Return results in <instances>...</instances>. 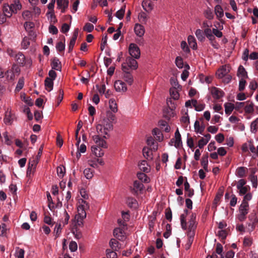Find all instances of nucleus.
<instances>
[{
    "label": "nucleus",
    "mask_w": 258,
    "mask_h": 258,
    "mask_svg": "<svg viewBox=\"0 0 258 258\" xmlns=\"http://www.w3.org/2000/svg\"><path fill=\"white\" fill-rule=\"evenodd\" d=\"M115 119V116L111 112H107L106 114L101 116L98 123L96 125L97 135L92 137L95 145L102 148H107L106 141L102 138H106L109 132L113 128V122Z\"/></svg>",
    "instance_id": "obj_1"
},
{
    "label": "nucleus",
    "mask_w": 258,
    "mask_h": 258,
    "mask_svg": "<svg viewBox=\"0 0 258 258\" xmlns=\"http://www.w3.org/2000/svg\"><path fill=\"white\" fill-rule=\"evenodd\" d=\"M138 66H122V78L128 85H132L134 82L132 75L133 70H136Z\"/></svg>",
    "instance_id": "obj_2"
},
{
    "label": "nucleus",
    "mask_w": 258,
    "mask_h": 258,
    "mask_svg": "<svg viewBox=\"0 0 258 258\" xmlns=\"http://www.w3.org/2000/svg\"><path fill=\"white\" fill-rule=\"evenodd\" d=\"M69 219L70 216L64 210L63 216L57 221L54 228L53 232L56 238L60 235L62 227L68 224Z\"/></svg>",
    "instance_id": "obj_3"
},
{
    "label": "nucleus",
    "mask_w": 258,
    "mask_h": 258,
    "mask_svg": "<svg viewBox=\"0 0 258 258\" xmlns=\"http://www.w3.org/2000/svg\"><path fill=\"white\" fill-rule=\"evenodd\" d=\"M128 51L131 56L134 58L128 57L126 59L127 64H137V62L135 59L140 56V50L139 47L135 43H131L129 46Z\"/></svg>",
    "instance_id": "obj_4"
},
{
    "label": "nucleus",
    "mask_w": 258,
    "mask_h": 258,
    "mask_svg": "<svg viewBox=\"0 0 258 258\" xmlns=\"http://www.w3.org/2000/svg\"><path fill=\"white\" fill-rule=\"evenodd\" d=\"M89 206L88 203L84 200H82L80 203V205L78 207V220H79V219H80L81 220H83L86 217V211L89 209Z\"/></svg>",
    "instance_id": "obj_5"
},
{
    "label": "nucleus",
    "mask_w": 258,
    "mask_h": 258,
    "mask_svg": "<svg viewBox=\"0 0 258 258\" xmlns=\"http://www.w3.org/2000/svg\"><path fill=\"white\" fill-rule=\"evenodd\" d=\"M20 71V68L18 66H13L11 69L8 70L5 73V75L7 80L10 81L14 80L15 76H18Z\"/></svg>",
    "instance_id": "obj_6"
},
{
    "label": "nucleus",
    "mask_w": 258,
    "mask_h": 258,
    "mask_svg": "<svg viewBox=\"0 0 258 258\" xmlns=\"http://www.w3.org/2000/svg\"><path fill=\"white\" fill-rule=\"evenodd\" d=\"M188 232H193L195 234V230L197 226V222L196 221V215L195 213H191L189 216L188 221Z\"/></svg>",
    "instance_id": "obj_7"
},
{
    "label": "nucleus",
    "mask_w": 258,
    "mask_h": 258,
    "mask_svg": "<svg viewBox=\"0 0 258 258\" xmlns=\"http://www.w3.org/2000/svg\"><path fill=\"white\" fill-rule=\"evenodd\" d=\"M212 97L215 99H219L224 95V92L222 89L216 87H211L209 88Z\"/></svg>",
    "instance_id": "obj_8"
},
{
    "label": "nucleus",
    "mask_w": 258,
    "mask_h": 258,
    "mask_svg": "<svg viewBox=\"0 0 258 258\" xmlns=\"http://www.w3.org/2000/svg\"><path fill=\"white\" fill-rule=\"evenodd\" d=\"M230 70V68L229 66H222L216 72V76L219 79H222L227 75L229 74Z\"/></svg>",
    "instance_id": "obj_9"
},
{
    "label": "nucleus",
    "mask_w": 258,
    "mask_h": 258,
    "mask_svg": "<svg viewBox=\"0 0 258 258\" xmlns=\"http://www.w3.org/2000/svg\"><path fill=\"white\" fill-rule=\"evenodd\" d=\"M124 228L117 227L114 229L113 235L117 239L120 241H124L126 238V235L124 231Z\"/></svg>",
    "instance_id": "obj_10"
},
{
    "label": "nucleus",
    "mask_w": 258,
    "mask_h": 258,
    "mask_svg": "<svg viewBox=\"0 0 258 258\" xmlns=\"http://www.w3.org/2000/svg\"><path fill=\"white\" fill-rule=\"evenodd\" d=\"M114 86L116 91L118 92H125L127 90L125 83L121 80L116 81Z\"/></svg>",
    "instance_id": "obj_11"
},
{
    "label": "nucleus",
    "mask_w": 258,
    "mask_h": 258,
    "mask_svg": "<svg viewBox=\"0 0 258 258\" xmlns=\"http://www.w3.org/2000/svg\"><path fill=\"white\" fill-rule=\"evenodd\" d=\"M14 119V114L12 112L11 109H8L6 111L4 121L7 125H11Z\"/></svg>",
    "instance_id": "obj_12"
},
{
    "label": "nucleus",
    "mask_w": 258,
    "mask_h": 258,
    "mask_svg": "<svg viewBox=\"0 0 258 258\" xmlns=\"http://www.w3.org/2000/svg\"><path fill=\"white\" fill-rule=\"evenodd\" d=\"M15 59L17 61V64H24L27 63L28 64L32 63L31 60H26L25 56L21 52H19L15 55Z\"/></svg>",
    "instance_id": "obj_13"
},
{
    "label": "nucleus",
    "mask_w": 258,
    "mask_h": 258,
    "mask_svg": "<svg viewBox=\"0 0 258 258\" xmlns=\"http://www.w3.org/2000/svg\"><path fill=\"white\" fill-rule=\"evenodd\" d=\"M134 32L136 35L139 37H142L145 32L144 27L139 23H136L134 26Z\"/></svg>",
    "instance_id": "obj_14"
},
{
    "label": "nucleus",
    "mask_w": 258,
    "mask_h": 258,
    "mask_svg": "<svg viewBox=\"0 0 258 258\" xmlns=\"http://www.w3.org/2000/svg\"><path fill=\"white\" fill-rule=\"evenodd\" d=\"M176 107L174 105L170 106V108L168 107L165 109L163 111V116L165 118L167 119H169L171 117H173L175 115L174 109Z\"/></svg>",
    "instance_id": "obj_15"
},
{
    "label": "nucleus",
    "mask_w": 258,
    "mask_h": 258,
    "mask_svg": "<svg viewBox=\"0 0 258 258\" xmlns=\"http://www.w3.org/2000/svg\"><path fill=\"white\" fill-rule=\"evenodd\" d=\"M174 87L171 88L169 90L170 95L174 100H177L179 97L178 88L179 86L178 83L174 82Z\"/></svg>",
    "instance_id": "obj_16"
},
{
    "label": "nucleus",
    "mask_w": 258,
    "mask_h": 258,
    "mask_svg": "<svg viewBox=\"0 0 258 258\" xmlns=\"http://www.w3.org/2000/svg\"><path fill=\"white\" fill-rule=\"evenodd\" d=\"M214 13L216 18L219 20H220L224 16V10L220 5H217L214 7Z\"/></svg>",
    "instance_id": "obj_17"
},
{
    "label": "nucleus",
    "mask_w": 258,
    "mask_h": 258,
    "mask_svg": "<svg viewBox=\"0 0 258 258\" xmlns=\"http://www.w3.org/2000/svg\"><path fill=\"white\" fill-rule=\"evenodd\" d=\"M142 6L143 9L147 12L152 11L154 8V5L151 0H144Z\"/></svg>",
    "instance_id": "obj_18"
},
{
    "label": "nucleus",
    "mask_w": 258,
    "mask_h": 258,
    "mask_svg": "<svg viewBox=\"0 0 258 258\" xmlns=\"http://www.w3.org/2000/svg\"><path fill=\"white\" fill-rule=\"evenodd\" d=\"M68 0H57V8L61 10V13H64L66 9L68 7Z\"/></svg>",
    "instance_id": "obj_19"
},
{
    "label": "nucleus",
    "mask_w": 258,
    "mask_h": 258,
    "mask_svg": "<svg viewBox=\"0 0 258 258\" xmlns=\"http://www.w3.org/2000/svg\"><path fill=\"white\" fill-rule=\"evenodd\" d=\"M91 151L96 157H100L103 156L104 154V152L102 149V148H100L97 146H92L91 147Z\"/></svg>",
    "instance_id": "obj_20"
},
{
    "label": "nucleus",
    "mask_w": 258,
    "mask_h": 258,
    "mask_svg": "<svg viewBox=\"0 0 258 258\" xmlns=\"http://www.w3.org/2000/svg\"><path fill=\"white\" fill-rule=\"evenodd\" d=\"M205 138H202L198 142V147L199 148H203L210 141L211 136L209 134H207L204 136Z\"/></svg>",
    "instance_id": "obj_21"
},
{
    "label": "nucleus",
    "mask_w": 258,
    "mask_h": 258,
    "mask_svg": "<svg viewBox=\"0 0 258 258\" xmlns=\"http://www.w3.org/2000/svg\"><path fill=\"white\" fill-rule=\"evenodd\" d=\"M188 214V210L185 209L184 213L180 215V220L181 226L183 230L187 229V222L186 221V217Z\"/></svg>",
    "instance_id": "obj_22"
},
{
    "label": "nucleus",
    "mask_w": 258,
    "mask_h": 258,
    "mask_svg": "<svg viewBox=\"0 0 258 258\" xmlns=\"http://www.w3.org/2000/svg\"><path fill=\"white\" fill-rule=\"evenodd\" d=\"M203 14L204 17L209 20H212L214 18V14L212 9L210 7H207L204 11Z\"/></svg>",
    "instance_id": "obj_23"
},
{
    "label": "nucleus",
    "mask_w": 258,
    "mask_h": 258,
    "mask_svg": "<svg viewBox=\"0 0 258 258\" xmlns=\"http://www.w3.org/2000/svg\"><path fill=\"white\" fill-rule=\"evenodd\" d=\"M175 142H174V146L176 148H179L182 144L181 135L179 133L178 129L177 128L175 131Z\"/></svg>",
    "instance_id": "obj_24"
},
{
    "label": "nucleus",
    "mask_w": 258,
    "mask_h": 258,
    "mask_svg": "<svg viewBox=\"0 0 258 258\" xmlns=\"http://www.w3.org/2000/svg\"><path fill=\"white\" fill-rule=\"evenodd\" d=\"M237 75L239 79H246L248 78L247 72L242 66H239L237 71Z\"/></svg>",
    "instance_id": "obj_25"
},
{
    "label": "nucleus",
    "mask_w": 258,
    "mask_h": 258,
    "mask_svg": "<svg viewBox=\"0 0 258 258\" xmlns=\"http://www.w3.org/2000/svg\"><path fill=\"white\" fill-rule=\"evenodd\" d=\"M187 41L189 46L194 50L197 49V43L195 37L192 35H189L187 37Z\"/></svg>",
    "instance_id": "obj_26"
},
{
    "label": "nucleus",
    "mask_w": 258,
    "mask_h": 258,
    "mask_svg": "<svg viewBox=\"0 0 258 258\" xmlns=\"http://www.w3.org/2000/svg\"><path fill=\"white\" fill-rule=\"evenodd\" d=\"M249 205L247 202L242 201L239 207V213L247 215L248 212Z\"/></svg>",
    "instance_id": "obj_27"
},
{
    "label": "nucleus",
    "mask_w": 258,
    "mask_h": 258,
    "mask_svg": "<svg viewBox=\"0 0 258 258\" xmlns=\"http://www.w3.org/2000/svg\"><path fill=\"white\" fill-rule=\"evenodd\" d=\"M195 235L193 232H187L188 240L187 243L185 244V249L188 250L194 241Z\"/></svg>",
    "instance_id": "obj_28"
},
{
    "label": "nucleus",
    "mask_w": 258,
    "mask_h": 258,
    "mask_svg": "<svg viewBox=\"0 0 258 258\" xmlns=\"http://www.w3.org/2000/svg\"><path fill=\"white\" fill-rule=\"evenodd\" d=\"M224 106L225 113L228 115H230L235 109V105L232 103L226 102L224 104Z\"/></svg>",
    "instance_id": "obj_29"
},
{
    "label": "nucleus",
    "mask_w": 258,
    "mask_h": 258,
    "mask_svg": "<svg viewBox=\"0 0 258 258\" xmlns=\"http://www.w3.org/2000/svg\"><path fill=\"white\" fill-rule=\"evenodd\" d=\"M12 10H13V13H16L18 10L21 9L22 6L19 0H14L13 4L10 6Z\"/></svg>",
    "instance_id": "obj_30"
},
{
    "label": "nucleus",
    "mask_w": 258,
    "mask_h": 258,
    "mask_svg": "<svg viewBox=\"0 0 258 258\" xmlns=\"http://www.w3.org/2000/svg\"><path fill=\"white\" fill-rule=\"evenodd\" d=\"M37 161L34 159H31L28 163V166L27 170V174L30 173L33 169H34L37 164Z\"/></svg>",
    "instance_id": "obj_31"
},
{
    "label": "nucleus",
    "mask_w": 258,
    "mask_h": 258,
    "mask_svg": "<svg viewBox=\"0 0 258 258\" xmlns=\"http://www.w3.org/2000/svg\"><path fill=\"white\" fill-rule=\"evenodd\" d=\"M44 84L46 89L50 92L53 89V80L50 78L47 77L44 81Z\"/></svg>",
    "instance_id": "obj_32"
},
{
    "label": "nucleus",
    "mask_w": 258,
    "mask_h": 258,
    "mask_svg": "<svg viewBox=\"0 0 258 258\" xmlns=\"http://www.w3.org/2000/svg\"><path fill=\"white\" fill-rule=\"evenodd\" d=\"M184 186L185 195L188 197H191L194 195V191L192 189L190 188L189 184L187 181L184 182Z\"/></svg>",
    "instance_id": "obj_33"
},
{
    "label": "nucleus",
    "mask_w": 258,
    "mask_h": 258,
    "mask_svg": "<svg viewBox=\"0 0 258 258\" xmlns=\"http://www.w3.org/2000/svg\"><path fill=\"white\" fill-rule=\"evenodd\" d=\"M194 128H195V131L197 133H199L201 135L203 134V132L205 130V126L204 125H200V122L198 120H196L194 124Z\"/></svg>",
    "instance_id": "obj_34"
},
{
    "label": "nucleus",
    "mask_w": 258,
    "mask_h": 258,
    "mask_svg": "<svg viewBox=\"0 0 258 258\" xmlns=\"http://www.w3.org/2000/svg\"><path fill=\"white\" fill-rule=\"evenodd\" d=\"M182 113L183 115L181 117L180 121L185 124H188L189 122V117L188 115V110L187 109H182Z\"/></svg>",
    "instance_id": "obj_35"
},
{
    "label": "nucleus",
    "mask_w": 258,
    "mask_h": 258,
    "mask_svg": "<svg viewBox=\"0 0 258 258\" xmlns=\"http://www.w3.org/2000/svg\"><path fill=\"white\" fill-rule=\"evenodd\" d=\"M139 166L140 170L145 172H149L150 170V167L145 160L142 161L139 164Z\"/></svg>",
    "instance_id": "obj_36"
},
{
    "label": "nucleus",
    "mask_w": 258,
    "mask_h": 258,
    "mask_svg": "<svg viewBox=\"0 0 258 258\" xmlns=\"http://www.w3.org/2000/svg\"><path fill=\"white\" fill-rule=\"evenodd\" d=\"M153 135L154 136L155 139L159 142H161L163 139V136L160 130L158 128H154L153 130Z\"/></svg>",
    "instance_id": "obj_37"
},
{
    "label": "nucleus",
    "mask_w": 258,
    "mask_h": 258,
    "mask_svg": "<svg viewBox=\"0 0 258 258\" xmlns=\"http://www.w3.org/2000/svg\"><path fill=\"white\" fill-rule=\"evenodd\" d=\"M109 106L113 112L115 113L117 111V105L114 99L111 98L109 100Z\"/></svg>",
    "instance_id": "obj_38"
},
{
    "label": "nucleus",
    "mask_w": 258,
    "mask_h": 258,
    "mask_svg": "<svg viewBox=\"0 0 258 258\" xmlns=\"http://www.w3.org/2000/svg\"><path fill=\"white\" fill-rule=\"evenodd\" d=\"M144 187V185L140 181L136 180L134 182V190L136 192L141 191Z\"/></svg>",
    "instance_id": "obj_39"
},
{
    "label": "nucleus",
    "mask_w": 258,
    "mask_h": 258,
    "mask_svg": "<svg viewBox=\"0 0 258 258\" xmlns=\"http://www.w3.org/2000/svg\"><path fill=\"white\" fill-rule=\"evenodd\" d=\"M109 245L111 248L114 251H117L120 248L119 242L115 239H111L110 240Z\"/></svg>",
    "instance_id": "obj_40"
},
{
    "label": "nucleus",
    "mask_w": 258,
    "mask_h": 258,
    "mask_svg": "<svg viewBox=\"0 0 258 258\" xmlns=\"http://www.w3.org/2000/svg\"><path fill=\"white\" fill-rule=\"evenodd\" d=\"M3 13L8 18H10L12 15L13 10L9 5H5L3 7Z\"/></svg>",
    "instance_id": "obj_41"
},
{
    "label": "nucleus",
    "mask_w": 258,
    "mask_h": 258,
    "mask_svg": "<svg viewBox=\"0 0 258 258\" xmlns=\"http://www.w3.org/2000/svg\"><path fill=\"white\" fill-rule=\"evenodd\" d=\"M20 98L22 101L25 102L29 106H32L33 104L32 99L30 97H27L25 93H22L20 95Z\"/></svg>",
    "instance_id": "obj_42"
},
{
    "label": "nucleus",
    "mask_w": 258,
    "mask_h": 258,
    "mask_svg": "<svg viewBox=\"0 0 258 258\" xmlns=\"http://www.w3.org/2000/svg\"><path fill=\"white\" fill-rule=\"evenodd\" d=\"M195 35L199 41L203 42L205 39L204 32L201 29H198L195 32Z\"/></svg>",
    "instance_id": "obj_43"
},
{
    "label": "nucleus",
    "mask_w": 258,
    "mask_h": 258,
    "mask_svg": "<svg viewBox=\"0 0 258 258\" xmlns=\"http://www.w3.org/2000/svg\"><path fill=\"white\" fill-rule=\"evenodd\" d=\"M143 154L144 156L147 159H152V153L148 148H144L143 149Z\"/></svg>",
    "instance_id": "obj_44"
},
{
    "label": "nucleus",
    "mask_w": 258,
    "mask_h": 258,
    "mask_svg": "<svg viewBox=\"0 0 258 258\" xmlns=\"http://www.w3.org/2000/svg\"><path fill=\"white\" fill-rule=\"evenodd\" d=\"M147 143L149 146L152 147L154 150H157L158 149L157 144L155 142L152 137H150L147 139Z\"/></svg>",
    "instance_id": "obj_45"
},
{
    "label": "nucleus",
    "mask_w": 258,
    "mask_h": 258,
    "mask_svg": "<svg viewBox=\"0 0 258 258\" xmlns=\"http://www.w3.org/2000/svg\"><path fill=\"white\" fill-rule=\"evenodd\" d=\"M159 125L161 129L164 130L165 132L168 133L170 130V126L167 124V122L164 120H160L159 122Z\"/></svg>",
    "instance_id": "obj_46"
},
{
    "label": "nucleus",
    "mask_w": 258,
    "mask_h": 258,
    "mask_svg": "<svg viewBox=\"0 0 258 258\" xmlns=\"http://www.w3.org/2000/svg\"><path fill=\"white\" fill-rule=\"evenodd\" d=\"M201 165L203 167L204 170L208 172V156L206 155L202 157L201 160Z\"/></svg>",
    "instance_id": "obj_47"
},
{
    "label": "nucleus",
    "mask_w": 258,
    "mask_h": 258,
    "mask_svg": "<svg viewBox=\"0 0 258 258\" xmlns=\"http://www.w3.org/2000/svg\"><path fill=\"white\" fill-rule=\"evenodd\" d=\"M125 6H123L121 8L118 10L115 14V16L119 20L123 19L125 13Z\"/></svg>",
    "instance_id": "obj_48"
},
{
    "label": "nucleus",
    "mask_w": 258,
    "mask_h": 258,
    "mask_svg": "<svg viewBox=\"0 0 258 258\" xmlns=\"http://www.w3.org/2000/svg\"><path fill=\"white\" fill-rule=\"evenodd\" d=\"M24 79L22 77L20 78L18 82L16 87L15 88V92H19L24 87Z\"/></svg>",
    "instance_id": "obj_49"
},
{
    "label": "nucleus",
    "mask_w": 258,
    "mask_h": 258,
    "mask_svg": "<svg viewBox=\"0 0 258 258\" xmlns=\"http://www.w3.org/2000/svg\"><path fill=\"white\" fill-rule=\"evenodd\" d=\"M78 35V29H75V30L74 31L73 36L72 38V39H71L70 42L69 44V46H71V47H74V46L75 44V43H76V41Z\"/></svg>",
    "instance_id": "obj_50"
},
{
    "label": "nucleus",
    "mask_w": 258,
    "mask_h": 258,
    "mask_svg": "<svg viewBox=\"0 0 258 258\" xmlns=\"http://www.w3.org/2000/svg\"><path fill=\"white\" fill-rule=\"evenodd\" d=\"M258 128V118L253 120L250 125V131L253 133H256Z\"/></svg>",
    "instance_id": "obj_51"
},
{
    "label": "nucleus",
    "mask_w": 258,
    "mask_h": 258,
    "mask_svg": "<svg viewBox=\"0 0 258 258\" xmlns=\"http://www.w3.org/2000/svg\"><path fill=\"white\" fill-rule=\"evenodd\" d=\"M245 168L244 167H238L236 171V175L239 177H243L245 175Z\"/></svg>",
    "instance_id": "obj_52"
},
{
    "label": "nucleus",
    "mask_w": 258,
    "mask_h": 258,
    "mask_svg": "<svg viewBox=\"0 0 258 258\" xmlns=\"http://www.w3.org/2000/svg\"><path fill=\"white\" fill-rule=\"evenodd\" d=\"M189 69V66H185V68L184 70L183 71L181 75V78L182 80L185 81L188 77L189 72L188 70Z\"/></svg>",
    "instance_id": "obj_53"
},
{
    "label": "nucleus",
    "mask_w": 258,
    "mask_h": 258,
    "mask_svg": "<svg viewBox=\"0 0 258 258\" xmlns=\"http://www.w3.org/2000/svg\"><path fill=\"white\" fill-rule=\"evenodd\" d=\"M137 177L139 180H141L146 183L149 182V178L148 177L147 175L144 173H138L137 174Z\"/></svg>",
    "instance_id": "obj_54"
},
{
    "label": "nucleus",
    "mask_w": 258,
    "mask_h": 258,
    "mask_svg": "<svg viewBox=\"0 0 258 258\" xmlns=\"http://www.w3.org/2000/svg\"><path fill=\"white\" fill-rule=\"evenodd\" d=\"M84 174L87 179H91L93 176V171L90 168H86L84 170Z\"/></svg>",
    "instance_id": "obj_55"
},
{
    "label": "nucleus",
    "mask_w": 258,
    "mask_h": 258,
    "mask_svg": "<svg viewBox=\"0 0 258 258\" xmlns=\"http://www.w3.org/2000/svg\"><path fill=\"white\" fill-rule=\"evenodd\" d=\"M253 104L251 102L250 103L244 106V111L246 113H252L254 111Z\"/></svg>",
    "instance_id": "obj_56"
},
{
    "label": "nucleus",
    "mask_w": 258,
    "mask_h": 258,
    "mask_svg": "<svg viewBox=\"0 0 258 258\" xmlns=\"http://www.w3.org/2000/svg\"><path fill=\"white\" fill-rule=\"evenodd\" d=\"M139 21L142 23H146L147 20V16L144 12H141L138 15Z\"/></svg>",
    "instance_id": "obj_57"
},
{
    "label": "nucleus",
    "mask_w": 258,
    "mask_h": 258,
    "mask_svg": "<svg viewBox=\"0 0 258 258\" xmlns=\"http://www.w3.org/2000/svg\"><path fill=\"white\" fill-rule=\"evenodd\" d=\"M25 251L23 249L17 248L15 253V256L17 258H24Z\"/></svg>",
    "instance_id": "obj_58"
},
{
    "label": "nucleus",
    "mask_w": 258,
    "mask_h": 258,
    "mask_svg": "<svg viewBox=\"0 0 258 258\" xmlns=\"http://www.w3.org/2000/svg\"><path fill=\"white\" fill-rule=\"evenodd\" d=\"M56 171L58 176L60 177H62L65 173V168L63 166H58L57 167Z\"/></svg>",
    "instance_id": "obj_59"
},
{
    "label": "nucleus",
    "mask_w": 258,
    "mask_h": 258,
    "mask_svg": "<svg viewBox=\"0 0 258 258\" xmlns=\"http://www.w3.org/2000/svg\"><path fill=\"white\" fill-rule=\"evenodd\" d=\"M29 45L30 41L29 38L27 37H25L23 38V41L22 42V46L23 48L26 49L28 48Z\"/></svg>",
    "instance_id": "obj_60"
},
{
    "label": "nucleus",
    "mask_w": 258,
    "mask_h": 258,
    "mask_svg": "<svg viewBox=\"0 0 258 258\" xmlns=\"http://www.w3.org/2000/svg\"><path fill=\"white\" fill-rule=\"evenodd\" d=\"M246 84L245 79H240L239 82L238 89L240 91H242L244 90Z\"/></svg>",
    "instance_id": "obj_61"
},
{
    "label": "nucleus",
    "mask_w": 258,
    "mask_h": 258,
    "mask_svg": "<svg viewBox=\"0 0 258 258\" xmlns=\"http://www.w3.org/2000/svg\"><path fill=\"white\" fill-rule=\"evenodd\" d=\"M180 46L182 50L187 53H189L190 51L189 48L186 43V42L185 41H182L181 42Z\"/></svg>",
    "instance_id": "obj_62"
},
{
    "label": "nucleus",
    "mask_w": 258,
    "mask_h": 258,
    "mask_svg": "<svg viewBox=\"0 0 258 258\" xmlns=\"http://www.w3.org/2000/svg\"><path fill=\"white\" fill-rule=\"evenodd\" d=\"M46 15L48 19H50L51 22H54L55 21V16L54 14V11H49L47 12Z\"/></svg>",
    "instance_id": "obj_63"
},
{
    "label": "nucleus",
    "mask_w": 258,
    "mask_h": 258,
    "mask_svg": "<svg viewBox=\"0 0 258 258\" xmlns=\"http://www.w3.org/2000/svg\"><path fill=\"white\" fill-rule=\"evenodd\" d=\"M56 49L59 52L63 51L65 49L64 43L62 42H58L56 45Z\"/></svg>",
    "instance_id": "obj_64"
}]
</instances>
